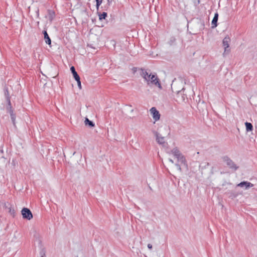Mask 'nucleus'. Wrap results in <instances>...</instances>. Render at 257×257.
I'll return each instance as SVG.
<instances>
[{"mask_svg": "<svg viewBox=\"0 0 257 257\" xmlns=\"http://www.w3.org/2000/svg\"><path fill=\"white\" fill-rule=\"evenodd\" d=\"M96 2V8L97 9H98V8L99 7V6L101 4L102 2V0H95Z\"/></svg>", "mask_w": 257, "mask_h": 257, "instance_id": "20", "label": "nucleus"}, {"mask_svg": "<svg viewBox=\"0 0 257 257\" xmlns=\"http://www.w3.org/2000/svg\"><path fill=\"white\" fill-rule=\"evenodd\" d=\"M40 254L41 257H46L45 250L44 249H43L41 250Z\"/></svg>", "mask_w": 257, "mask_h": 257, "instance_id": "22", "label": "nucleus"}, {"mask_svg": "<svg viewBox=\"0 0 257 257\" xmlns=\"http://www.w3.org/2000/svg\"><path fill=\"white\" fill-rule=\"evenodd\" d=\"M56 76H52V77L53 78H55V77H56Z\"/></svg>", "mask_w": 257, "mask_h": 257, "instance_id": "27", "label": "nucleus"}, {"mask_svg": "<svg viewBox=\"0 0 257 257\" xmlns=\"http://www.w3.org/2000/svg\"><path fill=\"white\" fill-rule=\"evenodd\" d=\"M112 2V0H107V3L109 5Z\"/></svg>", "mask_w": 257, "mask_h": 257, "instance_id": "25", "label": "nucleus"}, {"mask_svg": "<svg viewBox=\"0 0 257 257\" xmlns=\"http://www.w3.org/2000/svg\"><path fill=\"white\" fill-rule=\"evenodd\" d=\"M5 94L6 96L7 101L8 102L9 105H11V101H10V97L9 96V93L8 90V88H6L5 90Z\"/></svg>", "mask_w": 257, "mask_h": 257, "instance_id": "15", "label": "nucleus"}, {"mask_svg": "<svg viewBox=\"0 0 257 257\" xmlns=\"http://www.w3.org/2000/svg\"><path fill=\"white\" fill-rule=\"evenodd\" d=\"M246 130L247 132L252 131L253 130V126L250 122H246L245 123Z\"/></svg>", "mask_w": 257, "mask_h": 257, "instance_id": "13", "label": "nucleus"}, {"mask_svg": "<svg viewBox=\"0 0 257 257\" xmlns=\"http://www.w3.org/2000/svg\"><path fill=\"white\" fill-rule=\"evenodd\" d=\"M43 34L44 35V39L45 40L46 43H47V44H48L49 45H51V41L50 37L48 36V34L47 31H44L43 32Z\"/></svg>", "mask_w": 257, "mask_h": 257, "instance_id": "11", "label": "nucleus"}, {"mask_svg": "<svg viewBox=\"0 0 257 257\" xmlns=\"http://www.w3.org/2000/svg\"><path fill=\"white\" fill-rule=\"evenodd\" d=\"M141 76L144 79L148 85H155L159 88H161V85L159 82V79L156 74L149 73L146 70L142 69L140 72Z\"/></svg>", "mask_w": 257, "mask_h": 257, "instance_id": "1", "label": "nucleus"}, {"mask_svg": "<svg viewBox=\"0 0 257 257\" xmlns=\"http://www.w3.org/2000/svg\"><path fill=\"white\" fill-rule=\"evenodd\" d=\"M148 247L149 248V249H152V245L150 243H149L148 244Z\"/></svg>", "mask_w": 257, "mask_h": 257, "instance_id": "23", "label": "nucleus"}, {"mask_svg": "<svg viewBox=\"0 0 257 257\" xmlns=\"http://www.w3.org/2000/svg\"><path fill=\"white\" fill-rule=\"evenodd\" d=\"M22 214L23 217L28 220H30L33 218V214L30 210L27 208H24L22 209Z\"/></svg>", "mask_w": 257, "mask_h": 257, "instance_id": "4", "label": "nucleus"}, {"mask_svg": "<svg viewBox=\"0 0 257 257\" xmlns=\"http://www.w3.org/2000/svg\"><path fill=\"white\" fill-rule=\"evenodd\" d=\"M70 70L73 74L74 78L75 79H78V78H79L80 77L78 75V74H77V73L76 72V71H75V68L74 66L71 67Z\"/></svg>", "mask_w": 257, "mask_h": 257, "instance_id": "12", "label": "nucleus"}, {"mask_svg": "<svg viewBox=\"0 0 257 257\" xmlns=\"http://www.w3.org/2000/svg\"><path fill=\"white\" fill-rule=\"evenodd\" d=\"M169 161L172 164L174 163V161L173 160H172L171 159H169Z\"/></svg>", "mask_w": 257, "mask_h": 257, "instance_id": "26", "label": "nucleus"}, {"mask_svg": "<svg viewBox=\"0 0 257 257\" xmlns=\"http://www.w3.org/2000/svg\"><path fill=\"white\" fill-rule=\"evenodd\" d=\"M169 153L172 154L174 157L177 159L178 163H180L181 164H184V165H186V159L184 156L177 148L173 149L170 153Z\"/></svg>", "mask_w": 257, "mask_h": 257, "instance_id": "2", "label": "nucleus"}, {"mask_svg": "<svg viewBox=\"0 0 257 257\" xmlns=\"http://www.w3.org/2000/svg\"><path fill=\"white\" fill-rule=\"evenodd\" d=\"M10 106V115H11V118L13 121V123H15V114H14L13 113V111L12 110V107H11V105H9Z\"/></svg>", "mask_w": 257, "mask_h": 257, "instance_id": "17", "label": "nucleus"}, {"mask_svg": "<svg viewBox=\"0 0 257 257\" xmlns=\"http://www.w3.org/2000/svg\"><path fill=\"white\" fill-rule=\"evenodd\" d=\"M48 18H49V19L50 21H52V20L53 19V18H54V16H55V13H54V12L53 11H51V10H49L48 11Z\"/></svg>", "mask_w": 257, "mask_h": 257, "instance_id": "14", "label": "nucleus"}, {"mask_svg": "<svg viewBox=\"0 0 257 257\" xmlns=\"http://www.w3.org/2000/svg\"><path fill=\"white\" fill-rule=\"evenodd\" d=\"M181 165H182V164L180 163H178V162L175 164V166L177 167V169L180 172L182 171V169H181Z\"/></svg>", "mask_w": 257, "mask_h": 257, "instance_id": "19", "label": "nucleus"}, {"mask_svg": "<svg viewBox=\"0 0 257 257\" xmlns=\"http://www.w3.org/2000/svg\"><path fill=\"white\" fill-rule=\"evenodd\" d=\"M77 82V84H78V87L80 88V89H81V81H80V77L78 78V79H75Z\"/></svg>", "mask_w": 257, "mask_h": 257, "instance_id": "21", "label": "nucleus"}, {"mask_svg": "<svg viewBox=\"0 0 257 257\" xmlns=\"http://www.w3.org/2000/svg\"><path fill=\"white\" fill-rule=\"evenodd\" d=\"M150 112L152 114L153 116V119L156 121L160 119V114L158 110H157V109L153 107H152L150 110Z\"/></svg>", "mask_w": 257, "mask_h": 257, "instance_id": "6", "label": "nucleus"}, {"mask_svg": "<svg viewBox=\"0 0 257 257\" xmlns=\"http://www.w3.org/2000/svg\"><path fill=\"white\" fill-rule=\"evenodd\" d=\"M154 134L156 138L157 143L160 145H164L165 144V138L161 136V135L157 132H154Z\"/></svg>", "mask_w": 257, "mask_h": 257, "instance_id": "7", "label": "nucleus"}, {"mask_svg": "<svg viewBox=\"0 0 257 257\" xmlns=\"http://www.w3.org/2000/svg\"><path fill=\"white\" fill-rule=\"evenodd\" d=\"M223 161L229 168L236 170L238 167L228 157L224 156L223 157Z\"/></svg>", "mask_w": 257, "mask_h": 257, "instance_id": "3", "label": "nucleus"}, {"mask_svg": "<svg viewBox=\"0 0 257 257\" xmlns=\"http://www.w3.org/2000/svg\"><path fill=\"white\" fill-rule=\"evenodd\" d=\"M36 13H37V17H38L39 16V10L38 9H37V10L36 11Z\"/></svg>", "mask_w": 257, "mask_h": 257, "instance_id": "24", "label": "nucleus"}, {"mask_svg": "<svg viewBox=\"0 0 257 257\" xmlns=\"http://www.w3.org/2000/svg\"><path fill=\"white\" fill-rule=\"evenodd\" d=\"M4 151L2 149L0 150V165H4L6 163V159L4 157Z\"/></svg>", "mask_w": 257, "mask_h": 257, "instance_id": "9", "label": "nucleus"}, {"mask_svg": "<svg viewBox=\"0 0 257 257\" xmlns=\"http://www.w3.org/2000/svg\"><path fill=\"white\" fill-rule=\"evenodd\" d=\"M85 125H88L90 127L94 126V123L92 121L89 120L87 118H85Z\"/></svg>", "mask_w": 257, "mask_h": 257, "instance_id": "16", "label": "nucleus"}, {"mask_svg": "<svg viewBox=\"0 0 257 257\" xmlns=\"http://www.w3.org/2000/svg\"><path fill=\"white\" fill-rule=\"evenodd\" d=\"M107 16V13L105 12H103L102 14L99 15V20H101L102 19H104Z\"/></svg>", "mask_w": 257, "mask_h": 257, "instance_id": "18", "label": "nucleus"}, {"mask_svg": "<svg viewBox=\"0 0 257 257\" xmlns=\"http://www.w3.org/2000/svg\"><path fill=\"white\" fill-rule=\"evenodd\" d=\"M230 42V38L228 36H226L223 40L222 44L224 48V53H228L229 49H228L229 47V43Z\"/></svg>", "mask_w": 257, "mask_h": 257, "instance_id": "5", "label": "nucleus"}, {"mask_svg": "<svg viewBox=\"0 0 257 257\" xmlns=\"http://www.w3.org/2000/svg\"><path fill=\"white\" fill-rule=\"evenodd\" d=\"M218 18V14L217 13L215 14L214 18L212 21V28H214L217 27V22Z\"/></svg>", "mask_w": 257, "mask_h": 257, "instance_id": "10", "label": "nucleus"}, {"mask_svg": "<svg viewBox=\"0 0 257 257\" xmlns=\"http://www.w3.org/2000/svg\"><path fill=\"white\" fill-rule=\"evenodd\" d=\"M237 186L239 187H245V189H247L249 187H252L253 184L250 182L243 181V182H241V183H239L237 185Z\"/></svg>", "mask_w": 257, "mask_h": 257, "instance_id": "8", "label": "nucleus"}]
</instances>
